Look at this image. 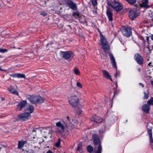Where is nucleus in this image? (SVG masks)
I'll return each mask as SVG.
<instances>
[{"label": "nucleus", "mask_w": 153, "mask_h": 153, "mask_svg": "<svg viewBox=\"0 0 153 153\" xmlns=\"http://www.w3.org/2000/svg\"><path fill=\"white\" fill-rule=\"evenodd\" d=\"M56 125L59 134L62 136L68 134V127L66 123L63 121L58 122L56 123Z\"/></svg>", "instance_id": "1"}, {"label": "nucleus", "mask_w": 153, "mask_h": 153, "mask_svg": "<svg viewBox=\"0 0 153 153\" xmlns=\"http://www.w3.org/2000/svg\"><path fill=\"white\" fill-rule=\"evenodd\" d=\"M92 139L94 144L95 146V151L94 153H101L102 146L100 144L98 135L96 134H93Z\"/></svg>", "instance_id": "2"}, {"label": "nucleus", "mask_w": 153, "mask_h": 153, "mask_svg": "<svg viewBox=\"0 0 153 153\" xmlns=\"http://www.w3.org/2000/svg\"><path fill=\"white\" fill-rule=\"evenodd\" d=\"M27 98L32 103L35 104L37 103H42L44 102V98L39 96L28 95Z\"/></svg>", "instance_id": "3"}, {"label": "nucleus", "mask_w": 153, "mask_h": 153, "mask_svg": "<svg viewBox=\"0 0 153 153\" xmlns=\"http://www.w3.org/2000/svg\"><path fill=\"white\" fill-rule=\"evenodd\" d=\"M109 4L117 12L120 11L123 8L121 3L115 0H114L111 3Z\"/></svg>", "instance_id": "4"}, {"label": "nucleus", "mask_w": 153, "mask_h": 153, "mask_svg": "<svg viewBox=\"0 0 153 153\" xmlns=\"http://www.w3.org/2000/svg\"><path fill=\"white\" fill-rule=\"evenodd\" d=\"M60 56L61 57L70 61L73 57V53L70 51H62L60 52Z\"/></svg>", "instance_id": "5"}, {"label": "nucleus", "mask_w": 153, "mask_h": 153, "mask_svg": "<svg viewBox=\"0 0 153 153\" xmlns=\"http://www.w3.org/2000/svg\"><path fill=\"white\" fill-rule=\"evenodd\" d=\"M100 42L102 45V48L106 51H108L109 49V46L108 42L102 34L100 33Z\"/></svg>", "instance_id": "6"}, {"label": "nucleus", "mask_w": 153, "mask_h": 153, "mask_svg": "<svg viewBox=\"0 0 153 153\" xmlns=\"http://www.w3.org/2000/svg\"><path fill=\"white\" fill-rule=\"evenodd\" d=\"M69 102L73 107H76L78 104L79 99L77 96L74 95L69 98Z\"/></svg>", "instance_id": "7"}, {"label": "nucleus", "mask_w": 153, "mask_h": 153, "mask_svg": "<svg viewBox=\"0 0 153 153\" xmlns=\"http://www.w3.org/2000/svg\"><path fill=\"white\" fill-rule=\"evenodd\" d=\"M123 34L127 37H129L132 33L131 29L129 27L125 26L122 30Z\"/></svg>", "instance_id": "8"}, {"label": "nucleus", "mask_w": 153, "mask_h": 153, "mask_svg": "<svg viewBox=\"0 0 153 153\" xmlns=\"http://www.w3.org/2000/svg\"><path fill=\"white\" fill-rule=\"evenodd\" d=\"M18 117L22 120L25 121L29 119L31 117V115L29 113L25 112L18 115Z\"/></svg>", "instance_id": "9"}, {"label": "nucleus", "mask_w": 153, "mask_h": 153, "mask_svg": "<svg viewBox=\"0 0 153 153\" xmlns=\"http://www.w3.org/2000/svg\"><path fill=\"white\" fill-rule=\"evenodd\" d=\"M134 59L139 64L142 65L143 64V59L140 54L138 53H135L134 56Z\"/></svg>", "instance_id": "10"}, {"label": "nucleus", "mask_w": 153, "mask_h": 153, "mask_svg": "<svg viewBox=\"0 0 153 153\" xmlns=\"http://www.w3.org/2000/svg\"><path fill=\"white\" fill-rule=\"evenodd\" d=\"M138 15V13L135 9L131 10L129 12V16L130 19L133 20Z\"/></svg>", "instance_id": "11"}, {"label": "nucleus", "mask_w": 153, "mask_h": 153, "mask_svg": "<svg viewBox=\"0 0 153 153\" xmlns=\"http://www.w3.org/2000/svg\"><path fill=\"white\" fill-rule=\"evenodd\" d=\"M67 4L72 10H76L77 9L76 4L71 0H69L66 3Z\"/></svg>", "instance_id": "12"}, {"label": "nucleus", "mask_w": 153, "mask_h": 153, "mask_svg": "<svg viewBox=\"0 0 153 153\" xmlns=\"http://www.w3.org/2000/svg\"><path fill=\"white\" fill-rule=\"evenodd\" d=\"M27 104V102L26 100L21 101L17 105V109L18 111L21 110Z\"/></svg>", "instance_id": "13"}, {"label": "nucleus", "mask_w": 153, "mask_h": 153, "mask_svg": "<svg viewBox=\"0 0 153 153\" xmlns=\"http://www.w3.org/2000/svg\"><path fill=\"white\" fill-rule=\"evenodd\" d=\"M109 56L112 65L113 67L114 68L117 69V66L116 65L115 59L113 54L111 53H110Z\"/></svg>", "instance_id": "14"}, {"label": "nucleus", "mask_w": 153, "mask_h": 153, "mask_svg": "<svg viewBox=\"0 0 153 153\" xmlns=\"http://www.w3.org/2000/svg\"><path fill=\"white\" fill-rule=\"evenodd\" d=\"M103 76L107 79H109L111 81L113 82L111 77L109 73L105 70L102 71Z\"/></svg>", "instance_id": "15"}, {"label": "nucleus", "mask_w": 153, "mask_h": 153, "mask_svg": "<svg viewBox=\"0 0 153 153\" xmlns=\"http://www.w3.org/2000/svg\"><path fill=\"white\" fill-rule=\"evenodd\" d=\"M106 14L109 21H111L113 20L112 11L109 9L106 10Z\"/></svg>", "instance_id": "16"}, {"label": "nucleus", "mask_w": 153, "mask_h": 153, "mask_svg": "<svg viewBox=\"0 0 153 153\" xmlns=\"http://www.w3.org/2000/svg\"><path fill=\"white\" fill-rule=\"evenodd\" d=\"M91 120L96 123H100L102 121V119L98 116H95L91 118Z\"/></svg>", "instance_id": "17"}, {"label": "nucleus", "mask_w": 153, "mask_h": 153, "mask_svg": "<svg viewBox=\"0 0 153 153\" xmlns=\"http://www.w3.org/2000/svg\"><path fill=\"white\" fill-rule=\"evenodd\" d=\"M148 2V0H142L141 3L140 4V5L141 7L148 8L149 7Z\"/></svg>", "instance_id": "18"}, {"label": "nucleus", "mask_w": 153, "mask_h": 153, "mask_svg": "<svg viewBox=\"0 0 153 153\" xmlns=\"http://www.w3.org/2000/svg\"><path fill=\"white\" fill-rule=\"evenodd\" d=\"M11 76L13 77H17L19 78H24L25 79L26 78L25 74L19 73L11 75Z\"/></svg>", "instance_id": "19"}, {"label": "nucleus", "mask_w": 153, "mask_h": 153, "mask_svg": "<svg viewBox=\"0 0 153 153\" xmlns=\"http://www.w3.org/2000/svg\"><path fill=\"white\" fill-rule=\"evenodd\" d=\"M150 106L148 104H144L142 107L143 110L145 113H148L149 112Z\"/></svg>", "instance_id": "20"}, {"label": "nucleus", "mask_w": 153, "mask_h": 153, "mask_svg": "<svg viewBox=\"0 0 153 153\" xmlns=\"http://www.w3.org/2000/svg\"><path fill=\"white\" fill-rule=\"evenodd\" d=\"M34 110V108L32 105H29L25 110V112L29 113L30 114Z\"/></svg>", "instance_id": "21"}, {"label": "nucleus", "mask_w": 153, "mask_h": 153, "mask_svg": "<svg viewBox=\"0 0 153 153\" xmlns=\"http://www.w3.org/2000/svg\"><path fill=\"white\" fill-rule=\"evenodd\" d=\"M7 89L12 94H16L17 95H19V93L18 91H17L14 89L13 88L11 87L8 88Z\"/></svg>", "instance_id": "22"}, {"label": "nucleus", "mask_w": 153, "mask_h": 153, "mask_svg": "<svg viewBox=\"0 0 153 153\" xmlns=\"http://www.w3.org/2000/svg\"><path fill=\"white\" fill-rule=\"evenodd\" d=\"M43 130L44 131V132H48V134L45 136V138H47L48 137H52V131H48L46 129V128H45L43 129Z\"/></svg>", "instance_id": "23"}, {"label": "nucleus", "mask_w": 153, "mask_h": 153, "mask_svg": "<svg viewBox=\"0 0 153 153\" xmlns=\"http://www.w3.org/2000/svg\"><path fill=\"white\" fill-rule=\"evenodd\" d=\"M25 144L24 142L23 141H19L18 143V148L21 149Z\"/></svg>", "instance_id": "24"}, {"label": "nucleus", "mask_w": 153, "mask_h": 153, "mask_svg": "<svg viewBox=\"0 0 153 153\" xmlns=\"http://www.w3.org/2000/svg\"><path fill=\"white\" fill-rule=\"evenodd\" d=\"M72 121V120L71 117H68L66 120V123L67 124L71 125V123Z\"/></svg>", "instance_id": "25"}, {"label": "nucleus", "mask_w": 153, "mask_h": 153, "mask_svg": "<svg viewBox=\"0 0 153 153\" xmlns=\"http://www.w3.org/2000/svg\"><path fill=\"white\" fill-rule=\"evenodd\" d=\"M88 151L89 153H91L93 151V148L91 146H88L87 147Z\"/></svg>", "instance_id": "26"}, {"label": "nucleus", "mask_w": 153, "mask_h": 153, "mask_svg": "<svg viewBox=\"0 0 153 153\" xmlns=\"http://www.w3.org/2000/svg\"><path fill=\"white\" fill-rule=\"evenodd\" d=\"M147 104L149 105H153V97H152L147 102Z\"/></svg>", "instance_id": "27"}, {"label": "nucleus", "mask_w": 153, "mask_h": 153, "mask_svg": "<svg viewBox=\"0 0 153 153\" xmlns=\"http://www.w3.org/2000/svg\"><path fill=\"white\" fill-rule=\"evenodd\" d=\"M143 93L144 96L143 97V99H147L149 97V92L146 93L145 92H144Z\"/></svg>", "instance_id": "28"}, {"label": "nucleus", "mask_w": 153, "mask_h": 153, "mask_svg": "<svg viewBox=\"0 0 153 153\" xmlns=\"http://www.w3.org/2000/svg\"><path fill=\"white\" fill-rule=\"evenodd\" d=\"M77 151H82V146L81 143H79L78 145V146L77 149Z\"/></svg>", "instance_id": "29"}, {"label": "nucleus", "mask_w": 153, "mask_h": 153, "mask_svg": "<svg viewBox=\"0 0 153 153\" xmlns=\"http://www.w3.org/2000/svg\"><path fill=\"white\" fill-rule=\"evenodd\" d=\"M60 141L61 139L60 138H59L57 142L55 144V146L56 147H58L60 146Z\"/></svg>", "instance_id": "30"}, {"label": "nucleus", "mask_w": 153, "mask_h": 153, "mask_svg": "<svg viewBox=\"0 0 153 153\" xmlns=\"http://www.w3.org/2000/svg\"><path fill=\"white\" fill-rule=\"evenodd\" d=\"M127 1L129 4H132L136 2V0H126Z\"/></svg>", "instance_id": "31"}, {"label": "nucleus", "mask_w": 153, "mask_h": 153, "mask_svg": "<svg viewBox=\"0 0 153 153\" xmlns=\"http://www.w3.org/2000/svg\"><path fill=\"white\" fill-rule=\"evenodd\" d=\"M8 51V50L5 49H3L2 48H0V52L2 53H4L5 52H7Z\"/></svg>", "instance_id": "32"}, {"label": "nucleus", "mask_w": 153, "mask_h": 153, "mask_svg": "<svg viewBox=\"0 0 153 153\" xmlns=\"http://www.w3.org/2000/svg\"><path fill=\"white\" fill-rule=\"evenodd\" d=\"M74 72L75 74L76 75H78L80 74L79 70L77 69H75L74 70Z\"/></svg>", "instance_id": "33"}, {"label": "nucleus", "mask_w": 153, "mask_h": 153, "mask_svg": "<svg viewBox=\"0 0 153 153\" xmlns=\"http://www.w3.org/2000/svg\"><path fill=\"white\" fill-rule=\"evenodd\" d=\"M91 3L93 6L96 5L97 4V0H91Z\"/></svg>", "instance_id": "34"}, {"label": "nucleus", "mask_w": 153, "mask_h": 153, "mask_svg": "<svg viewBox=\"0 0 153 153\" xmlns=\"http://www.w3.org/2000/svg\"><path fill=\"white\" fill-rule=\"evenodd\" d=\"M148 132L149 133L150 137H152V129L151 128L148 129Z\"/></svg>", "instance_id": "35"}, {"label": "nucleus", "mask_w": 153, "mask_h": 153, "mask_svg": "<svg viewBox=\"0 0 153 153\" xmlns=\"http://www.w3.org/2000/svg\"><path fill=\"white\" fill-rule=\"evenodd\" d=\"M120 75V73L119 71H116V73L114 74V77L117 78L118 76H119Z\"/></svg>", "instance_id": "36"}, {"label": "nucleus", "mask_w": 153, "mask_h": 153, "mask_svg": "<svg viewBox=\"0 0 153 153\" xmlns=\"http://www.w3.org/2000/svg\"><path fill=\"white\" fill-rule=\"evenodd\" d=\"M40 15H42L44 17H45L47 16V14L45 12H42L40 13Z\"/></svg>", "instance_id": "37"}, {"label": "nucleus", "mask_w": 153, "mask_h": 153, "mask_svg": "<svg viewBox=\"0 0 153 153\" xmlns=\"http://www.w3.org/2000/svg\"><path fill=\"white\" fill-rule=\"evenodd\" d=\"M6 146L3 145H0V151L1 150V149H5Z\"/></svg>", "instance_id": "38"}, {"label": "nucleus", "mask_w": 153, "mask_h": 153, "mask_svg": "<svg viewBox=\"0 0 153 153\" xmlns=\"http://www.w3.org/2000/svg\"><path fill=\"white\" fill-rule=\"evenodd\" d=\"M76 85L77 87L81 88L82 87V86L81 83L79 82H77L76 83Z\"/></svg>", "instance_id": "39"}, {"label": "nucleus", "mask_w": 153, "mask_h": 153, "mask_svg": "<svg viewBox=\"0 0 153 153\" xmlns=\"http://www.w3.org/2000/svg\"><path fill=\"white\" fill-rule=\"evenodd\" d=\"M73 15L74 16H77L78 17L79 16V14L78 13H77V12H74V13Z\"/></svg>", "instance_id": "40"}, {"label": "nucleus", "mask_w": 153, "mask_h": 153, "mask_svg": "<svg viewBox=\"0 0 153 153\" xmlns=\"http://www.w3.org/2000/svg\"><path fill=\"white\" fill-rule=\"evenodd\" d=\"M34 148L36 149L35 151H38L40 149L39 147L36 146H35Z\"/></svg>", "instance_id": "41"}, {"label": "nucleus", "mask_w": 153, "mask_h": 153, "mask_svg": "<svg viewBox=\"0 0 153 153\" xmlns=\"http://www.w3.org/2000/svg\"><path fill=\"white\" fill-rule=\"evenodd\" d=\"M150 141L151 142V143H153V139L152 138V136L151 137H150Z\"/></svg>", "instance_id": "42"}, {"label": "nucleus", "mask_w": 153, "mask_h": 153, "mask_svg": "<svg viewBox=\"0 0 153 153\" xmlns=\"http://www.w3.org/2000/svg\"><path fill=\"white\" fill-rule=\"evenodd\" d=\"M36 130L35 129H33V130L32 133H33V134H36Z\"/></svg>", "instance_id": "43"}, {"label": "nucleus", "mask_w": 153, "mask_h": 153, "mask_svg": "<svg viewBox=\"0 0 153 153\" xmlns=\"http://www.w3.org/2000/svg\"><path fill=\"white\" fill-rule=\"evenodd\" d=\"M139 85L141 86L143 88L144 87V85L142 83H139Z\"/></svg>", "instance_id": "44"}, {"label": "nucleus", "mask_w": 153, "mask_h": 153, "mask_svg": "<svg viewBox=\"0 0 153 153\" xmlns=\"http://www.w3.org/2000/svg\"><path fill=\"white\" fill-rule=\"evenodd\" d=\"M46 153H53V152L51 150H48V151Z\"/></svg>", "instance_id": "45"}, {"label": "nucleus", "mask_w": 153, "mask_h": 153, "mask_svg": "<svg viewBox=\"0 0 153 153\" xmlns=\"http://www.w3.org/2000/svg\"><path fill=\"white\" fill-rule=\"evenodd\" d=\"M5 98L4 97H2L1 98V100L2 101H4L5 100Z\"/></svg>", "instance_id": "46"}, {"label": "nucleus", "mask_w": 153, "mask_h": 153, "mask_svg": "<svg viewBox=\"0 0 153 153\" xmlns=\"http://www.w3.org/2000/svg\"><path fill=\"white\" fill-rule=\"evenodd\" d=\"M151 145L152 149H153V143H151Z\"/></svg>", "instance_id": "47"}, {"label": "nucleus", "mask_w": 153, "mask_h": 153, "mask_svg": "<svg viewBox=\"0 0 153 153\" xmlns=\"http://www.w3.org/2000/svg\"><path fill=\"white\" fill-rule=\"evenodd\" d=\"M151 39L153 40V35H152L151 36Z\"/></svg>", "instance_id": "48"}, {"label": "nucleus", "mask_w": 153, "mask_h": 153, "mask_svg": "<svg viewBox=\"0 0 153 153\" xmlns=\"http://www.w3.org/2000/svg\"><path fill=\"white\" fill-rule=\"evenodd\" d=\"M151 62H149V64L148 65L149 66H151Z\"/></svg>", "instance_id": "49"}, {"label": "nucleus", "mask_w": 153, "mask_h": 153, "mask_svg": "<svg viewBox=\"0 0 153 153\" xmlns=\"http://www.w3.org/2000/svg\"><path fill=\"white\" fill-rule=\"evenodd\" d=\"M138 71H139V72H140V68H138Z\"/></svg>", "instance_id": "50"}, {"label": "nucleus", "mask_w": 153, "mask_h": 153, "mask_svg": "<svg viewBox=\"0 0 153 153\" xmlns=\"http://www.w3.org/2000/svg\"><path fill=\"white\" fill-rule=\"evenodd\" d=\"M99 131V132L100 133H101V130H100Z\"/></svg>", "instance_id": "51"}, {"label": "nucleus", "mask_w": 153, "mask_h": 153, "mask_svg": "<svg viewBox=\"0 0 153 153\" xmlns=\"http://www.w3.org/2000/svg\"><path fill=\"white\" fill-rule=\"evenodd\" d=\"M0 70H1L2 71H5V70H3L1 68H0Z\"/></svg>", "instance_id": "52"}, {"label": "nucleus", "mask_w": 153, "mask_h": 153, "mask_svg": "<svg viewBox=\"0 0 153 153\" xmlns=\"http://www.w3.org/2000/svg\"><path fill=\"white\" fill-rule=\"evenodd\" d=\"M42 142H40L39 143L40 144H41V143H42Z\"/></svg>", "instance_id": "53"}, {"label": "nucleus", "mask_w": 153, "mask_h": 153, "mask_svg": "<svg viewBox=\"0 0 153 153\" xmlns=\"http://www.w3.org/2000/svg\"><path fill=\"white\" fill-rule=\"evenodd\" d=\"M23 36H26V35H23Z\"/></svg>", "instance_id": "54"}, {"label": "nucleus", "mask_w": 153, "mask_h": 153, "mask_svg": "<svg viewBox=\"0 0 153 153\" xmlns=\"http://www.w3.org/2000/svg\"><path fill=\"white\" fill-rule=\"evenodd\" d=\"M152 20H153V19H152Z\"/></svg>", "instance_id": "55"}]
</instances>
